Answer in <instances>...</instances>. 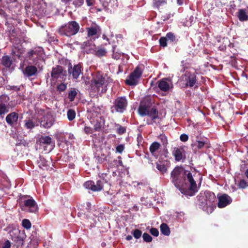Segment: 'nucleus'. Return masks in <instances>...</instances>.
I'll use <instances>...</instances> for the list:
<instances>
[{"instance_id": "nucleus-20", "label": "nucleus", "mask_w": 248, "mask_h": 248, "mask_svg": "<svg viewBox=\"0 0 248 248\" xmlns=\"http://www.w3.org/2000/svg\"><path fill=\"white\" fill-rule=\"evenodd\" d=\"M63 74V69L61 66H57L52 69L51 77L53 78H61Z\"/></svg>"}, {"instance_id": "nucleus-24", "label": "nucleus", "mask_w": 248, "mask_h": 248, "mask_svg": "<svg viewBox=\"0 0 248 248\" xmlns=\"http://www.w3.org/2000/svg\"><path fill=\"white\" fill-rule=\"evenodd\" d=\"M161 145L157 142H154L150 147V151L152 155L157 156L156 151L160 148Z\"/></svg>"}, {"instance_id": "nucleus-21", "label": "nucleus", "mask_w": 248, "mask_h": 248, "mask_svg": "<svg viewBox=\"0 0 248 248\" xmlns=\"http://www.w3.org/2000/svg\"><path fill=\"white\" fill-rule=\"evenodd\" d=\"M237 16L241 21L248 20V7L238 10Z\"/></svg>"}, {"instance_id": "nucleus-27", "label": "nucleus", "mask_w": 248, "mask_h": 248, "mask_svg": "<svg viewBox=\"0 0 248 248\" xmlns=\"http://www.w3.org/2000/svg\"><path fill=\"white\" fill-rule=\"evenodd\" d=\"M167 4L166 0H153V6L155 8L159 9Z\"/></svg>"}, {"instance_id": "nucleus-32", "label": "nucleus", "mask_w": 248, "mask_h": 248, "mask_svg": "<svg viewBox=\"0 0 248 248\" xmlns=\"http://www.w3.org/2000/svg\"><path fill=\"white\" fill-rule=\"evenodd\" d=\"M22 225L26 229H29L31 227V223L29 220L24 219L22 221Z\"/></svg>"}, {"instance_id": "nucleus-22", "label": "nucleus", "mask_w": 248, "mask_h": 248, "mask_svg": "<svg viewBox=\"0 0 248 248\" xmlns=\"http://www.w3.org/2000/svg\"><path fill=\"white\" fill-rule=\"evenodd\" d=\"M24 51V48L22 46L18 43L15 44L12 48V52L18 57H20L21 54H22Z\"/></svg>"}, {"instance_id": "nucleus-55", "label": "nucleus", "mask_w": 248, "mask_h": 248, "mask_svg": "<svg viewBox=\"0 0 248 248\" xmlns=\"http://www.w3.org/2000/svg\"><path fill=\"white\" fill-rule=\"evenodd\" d=\"M183 2V0H177V3L179 5H182Z\"/></svg>"}, {"instance_id": "nucleus-16", "label": "nucleus", "mask_w": 248, "mask_h": 248, "mask_svg": "<svg viewBox=\"0 0 248 248\" xmlns=\"http://www.w3.org/2000/svg\"><path fill=\"white\" fill-rule=\"evenodd\" d=\"M81 66L80 64H77L73 67H71L68 69V73L70 76H72L74 79L77 80L81 73Z\"/></svg>"}, {"instance_id": "nucleus-37", "label": "nucleus", "mask_w": 248, "mask_h": 248, "mask_svg": "<svg viewBox=\"0 0 248 248\" xmlns=\"http://www.w3.org/2000/svg\"><path fill=\"white\" fill-rule=\"evenodd\" d=\"M77 94V93L75 90H72L69 92L68 94V97L71 101L74 100Z\"/></svg>"}, {"instance_id": "nucleus-31", "label": "nucleus", "mask_w": 248, "mask_h": 248, "mask_svg": "<svg viewBox=\"0 0 248 248\" xmlns=\"http://www.w3.org/2000/svg\"><path fill=\"white\" fill-rule=\"evenodd\" d=\"M67 118L69 121H72L74 120L76 116V112L73 109H69L67 111Z\"/></svg>"}, {"instance_id": "nucleus-41", "label": "nucleus", "mask_w": 248, "mask_h": 248, "mask_svg": "<svg viewBox=\"0 0 248 248\" xmlns=\"http://www.w3.org/2000/svg\"><path fill=\"white\" fill-rule=\"evenodd\" d=\"M167 40H170L171 41H173L175 40V35L173 33L171 32H169L166 34V36L165 37Z\"/></svg>"}, {"instance_id": "nucleus-34", "label": "nucleus", "mask_w": 248, "mask_h": 248, "mask_svg": "<svg viewBox=\"0 0 248 248\" xmlns=\"http://www.w3.org/2000/svg\"><path fill=\"white\" fill-rule=\"evenodd\" d=\"M158 139L161 141L163 146H166L168 144V140L167 137L163 134H161L158 137Z\"/></svg>"}, {"instance_id": "nucleus-33", "label": "nucleus", "mask_w": 248, "mask_h": 248, "mask_svg": "<svg viewBox=\"0 0 248 248\" xmlns=\"http://www.w3.org/2000/svg\"><path fill=\"white\" fill-rule=\"evenodd\" d=\"M107 53V51L104 48H98L95 51V55L99 57L105 56Z\"/></svg>"}, {"instance_id": "nucleus-17", "label": "nucleus", "mask_w": 248, "mask_h": 248, "mask_svg": "<svg viewBox=\"0 0 248 248\" xmlns=\"http://www.w3.org/2000/svg\"><path fill=\"white\" fill-rule=\"evenodd\" d=\"M158 87L162 91H168L172 88V85L170 81L164 78L158 81Z\"/></svg>"}, {"instance_id": "nucleus-40", "label": "nucleus", "mask_w": 248, "mask_h": 248, "mask_svg": "<svg viewBox=\"0 0 248 248\" xmlns=\"http://www.w3.org/2000/svg\"><path fill=\"white\" fill-rule=\"evenodd\" d=\"M141 232L138 229L135 230L133 233L134 237L136 239L140 238L141 235Z\"/></svg>"}, {"instance_id": "nucleus-10", "label": "nucleus", "mask_w": 248, "mask_h": 248, "mask_svg": "<svg viewBox=\"0 0 248 248\" xmlns=\"http://www.w3.org/2000/svg\"><path fill=\"white\" fill-rule=\"evenodd\" d=\"M38 142L41 146H43L44 150L50 152L54 148V144L52 142V139L48 136H42L38 140Z\"/></svg>"}, {"instance_id": "nucleus-15", "label": "nucleus", "mask_w": 248, "mask_h": 248, "mask_svg": "<svg viewBox=\"0 0 248 248\" xmlns=\"http://www.w3.org/2000/svg\"><path fill=\"white\" fill-rule=\"evenodd\" d=\"M218 207L223 208L230 204L232 201V198L227 194H223L218 196Z\"/></svg>"}, {"instance_id": "nucleus-46", "label": "nucleus", "mask_w": 248, "mask_h": 248, "mask_svg": "<svg viewBox=\"0 0 248 248\" xmlns=\"http://www.w3.org/2000/svg\"><path fill=\"white\" fill-rule=\"evenodd\" d=\"M2 248H11V243L9 240L6 241L2 245Z\"/></svg>"}, {"instance_id": "nucleus-39", "label": "nucleus", "mask_w": 248, "mask_h": 248, "mask_svg": "<svg viewBox=\"0 0 248 248\" xmlns=\"http://www.w3.org/2000/svg\"><path fill=\"white\" fill-rule=\"evenodd\" d=\"M247 186H248V185L247 184V183L246 181L243 179L240 180L238 183V186L239 188H245Z\"/></svg>"}, {"instance_id": "nucleus-7", "label": "nucleus", "mask_w": 248, "mask_h": 248, "mask_svg": "<svg viewBox=\"0 0 248 248\" xmlns=\"http://www.w3.org/2000/svg\"><path fill=\"white\" fill-rule=\"evenodd\" d=\"M196 81V76L189 72H186L184 75L182 76L180 80L181 85L182 87H192Z\"/></svg>"}, {"instance_id": "nucleus-47", "label": "nucleus", "mask_w": 248, "mask_h": 248, "mask_svg": "<svg viewBox=\"0 0 248 248\" xmlns=\"http://www.w3.org/2000/svg\"><path fill=\"white\" fill-rule=\"evenodd\" d=\"M124 150V146L123 145H119L116 147V151L121 153Z\"/></svg>"}, {"instance_id": "nucleus-23", "label": "nucleus", "mask_w": 248, "mask_h": 248, "mask_svg": "<svg viewBox=\"0 0 248 248\" xmlns=\"http://www.w3.org/2000/svg\"><path fill=\"white\" fill-rule=\"evenodd\" d=\"M183 150L182 149L175 147L173 149L172 154L175 157L176 161H178L181 160L183 158Z\"/></svg>"}, {"instance_id": "nucleus-60", "label": "nucleus", "mask_w": 248, "mask_h": 248, "mask_svg": "<svg viewBox=\"0 0 248 248\" xmlns=\"http://www.w3.org/2000/svg\"><path fill=\"white\" fill-rule=\"evenodd\" d=\"M1 0H0V1H1Z\"/></svg>"}, {"instance_id": "nucleus-11", "label": "nucleus", "mask_w": 248, "mask_h": 248, "mask_svg": "<svg viewBox=\"0 0 248 248\" xmlns=\"http://www.w3.org/2000/svg\"><path fill=\"white\" fill-rule=\"evenodd\" d=\"M55 122V118L50 112H46L41 118L40 124L45 128H50Z\"/></svg>"}, {"instance_id": "nucleus-53", "label": "nucleus", "mask_w": 248, "mask_h": 248, "mask_svg": "<svg viewBox=\"0 0 248 248\" xmlns=\"http://www.w3.org/2000/svg\"><path fill=\"white\" fill-rule=\"evenodd\" d=\"M93 2V0H86V2L88 6H91Z\"/></svg>"}, {"instance_id": "nucleus-3", "label": "nucleus", "mask_w": 248, "mask_h": 248, "mask_svg": "<svg viewBox=\"0 0 248 248\" xmlns=\"http://www.w3.org/2000/svg\"><path fill=\"white\" fill-rule=\"evenodd\" d=\"M200 206L207 213H212L216 208V197L210 191H205L199 197Z\"/></svg>"}, {"instance_id": "nucleus-36", "label": "nucleus", "mask_w": 248, "mask_h": 248, "mask_svg": "<svg viewBox=\"0 0 248 248\" xmlns=\"http://www.w3.org/2000/svg\"><path fill=\"white\" fill-rule=\"evenodd\" d=\"M113 54H112V58L116 60H118L120 58L121 56V53L119 52H116L115 50V47H113Z\"/></svg>"}, {"instance_id": "nucleus-14", "label": "nucleus", "mask_w": 248, "mask_h": 248, "mask_svg": "<svg viewBox=\"0 0 248 248\" xmlns=\"http://www.w3.org/2000/svg\"><path fill=\"white\" fill-rule=\"evenodd\" d=\"M84 186L87 188L92 190L93 191H100L103 188V186L100 181H98L96 184L92 181H88L84 184Z\"/></svg>"}, {"instance_id": "nucleus-49", "label": "nucleus", "mask_w": 248, "mask_h": 248, "mask_svg": "<svg viewBox=\"0 0 248 248\" xmlns=\"http://www.w3.org/2000/svg\"><path fill=\"white\" fill-rule=\"evenodd\" d=\"M84 131L86 134L92 133L93 129L91 127L86 126L84 127Z\"/></svg>"}, {"instance_id": "nucleus-43", "label": "nucleus", "mask_w": 248, "mask_h": 248, "mask_svg": "<svg viewBox=\"0 0 248 248\" xmlns=\"http://www.w3.org/2000/svg\"><path fill=\"white\" fill-rule=\"evenodd\" d=\"M67 86L64 83H61L57 86V90L60 92L64 91L66 89Z\"/></svg>"}, {"instance_id": "nucleus-58", "label": "nucleus", "mask_w": 248, "mask_h": 248, "mask_svg": "<svg viewBox=\"0 0 248 248\" xmlns=\"http://www.w3.org/2000/svg\"><path fill=\"white\" fill-rule=\"evenodd\" d=\"M62 0L64 2H68L70 1H71V0Z\"/></svg>"}, {"instance_id": "nucleus-56", "label": "nucleus", "mask_w": 248, "mask_h": 248, "mask_svg": "<svg viewBox=\"0 0 248 248\" xmlns=\"http://www.w3.org/2000/svg\"><path fill=\"white\" fill-rule=\"evenodd\" d=\"M100 125H98V126H97V125H95V127H94V129L95 130H98L100 129Z\"/></svg>"}, {"instance_id": "nucleus-18", "label": "nucleus", "mask_w": 248, "mask_h": 248, "mask_svg": "<svg viewBox=\"0 0 248 248\" xmlns=\"http://www.w3.org/2000/svg\"><path fill=\"white\" fill-rule=\"evenodd\" d=\"M88 36L93 39L98 37L100 30L99 26L97 25L93 26L87 28Z\"/></svg>"}, {"instance_id": "nucleus-5", "label": "nucleus", "mask_w": 248, "mask_h": 248, "mask_svg": "<svg viewBox=\"0 0 248 248\" xmlns=\"http://www.w3.org/2000/svg\"><path fill=\"white\" fill-rule=\"evenodd\" d=\"M139 113L141 116L148 115L153 120L158 117V111L155 108H152L149 105L144 104L143 102L141 103L139 108Z\"/></svg>"}, {"instance_id": "nucleus-26", "label": "nucleus", "mask_w": 248, "mask_h": 248, "mask_svg": "<svg viewBox=\"0 0 248 248\" xmlns=\"http://www.w3.org/2000/svg\"><path fill=\"white\" fill-rule=\"evenodd\" d=\"M37 72V68L34 66H27L24 72V74L28 76H32L36 74Z\"/></svg>"}, {"instance_id": "nucleus-35", "label": "nucleus", "mask_w": 248, "mask_h": 248, "mask_svg": "<svg viewBox=\"0 0 248 248\" xmlns=\"http://www.w3.org/2000/svg\"><path fill=\"white\" fill-rule=\"evenodd\" d=\"M156 168L162 173H164L167 170V168L166 166L164 164H162L161 163H157Z\"/></svg>"}, {"instance_id": "nucleus-28", "label": "nucleus", "mask_w": 248, "mask_h": 248, "mask_svg": "<svg viewBox=\"0 0 248 248\" xmlns=\"http://www.w3.org/2000/svg\"><path fill=\"white\" fill-rule=\"evenodd\" d=\"M160 230L164 235L168 236L170 234V229L166 224L163 223L161 225Z\"/></svg>"}, {"instance_id": "nucleus-8", "label": "nucleus", "mask_w": 248, "mask_h": 248, "mask_svg": "<svg viewBox=\"0 0 248 248\" xmlns=\"http://www.w3.org/2000/svg\"><path fill=\"white\" fill-rule=\"evenodd\" d=\"M142 72L139 67H137L126 79L125 82L129 85H135L142 75Z\"/></svg>"}, {"instance_id": "nucleus-6", "label": "nucleus", "mask_w": 248, "mask_h": 248, "mask_svg": "<svg viewBox=\"0 0 248 248\" xmlns=\"http://www.w3.org/2000/svg\"><path fill=\"white\" fill-rule=\"evenodd\" d=\"M10 98L6 95L0 96V115L7 113L9 108L14 106L12 102H9Z\"/></svg>"}, {"instance_id": "nucleus-2", "label": "nucleus", "mask_w": 248, "mask_h": 248, "mask_svg": "<svg viewBox=\"0 0 248 248\" xmlns=\"http://www.w3.org/2000/svg\"><path fill=\"white\" fill-rule=\"evenodd\" d=\"M111 80L110 78L106 75L96 73L93 75L91 80V89L92 92L97 93H105L107 86Z\"/></svg>"}, {"instance_id": "nucleus-52", "label": "nucleus", "mask_w": 248, "mask_h": 248, "mask_svg": "<svg viewBox=\"0 0 248 248\" xmlns=\"http://www.w3.org/2000/svg\"><path fill=\"white\" fill-rule=\"evenodd\" d=\"M39 166L40 168H42L44 170L47 169V165L46 163L43 164V163H42L41 162H39Z\"/></svg>"}, {"instance_id": "nucleus-38", "label": "nucleus", "mask_w": 248, "mask_h": 248, "mask_svg": "<svg viewBox=\"0 0 248 248\" xmlns=\"http://www.w3.org/2000/svg\"><path fill=\"white\" fill-rule=\"evenodd\" d=\"M142 237L144 241L147 242H150L152 240V237L147 233H144Z\"/></svg>"}, {"instance_id": "nucleus-4", "label": "nucleus", "mask_w": 248, "mask_h": 248, "mask_svg": "<svg viewBox=\"0 0 248 248\" xmlns=\"http://www.w3.org/2000/svg\"><path fill=\"white\" fill-rule=\"evenodd\" d=\"M79 30V24L76 21H72L62 26L59 29V32L62 35L70 37L76 34Z\"/></svg>"}, {"instance_id": "nucleus-54", "label": "nucleus", "mask_w": 248, "mask_h": 248, "mask_svg": "<svg viewBox=\"0 0 248 248\" xmlns=\"http://www.w3.org/2000/svg\"><path fill=\"white\" fill-rule=\"evenodd\" d=\"M132 239V236L131 235H128L126 237V239L127 240H130Z\"/></svg>"}, {"instance_id": "nucleus-13", "label": "nucleus", "mask_w": 248, "mask_h": 248, "mask_svg": "<svg viewBox=\"0 0 248 248\" xmlns=\"http://www.w3.org/2000/svg\"><path fill=\"white\" fill-rule=\"evenodd\" d=\"M127 101L124 97L117 98L114 102V107L116 111L123 112L126 108Z\"/></svg>"}, {"instance_id": "nucleus-59", "label": "nucleus", "mask_w": 248, "mask_h": 248, "mask_svg": "<svg viewBox=\"0 0 248 248\" xmlns=\"http://www.w3.org/2000/svg\"><path fill=\"white\" fill-rule=\"evenodd\" d=\"M246 175L247 178H248V169L247 170V171L246 172Z\"/></svg>"}, {"instance_id": "nucleus-50", "label": "nucleus", "mask_w": 248, "mask_h": 248, "mask_svg": "<svg viewBox=\"0 0 248 248\" xmlns=\"http://www.w3.org/2000/svg\"><path fill=\"white\" fill-rule=\"evenodd\" d=\"M118 133L122 134L125 132V128L124 127L120 126L117 129Z\"/></svg>"}, {"instance_id": "nucleus-44", "label": "nucleus", "mask_w": 248, "mask_h": 248, "mask_svg": "<svg viewBox=\"0 0 248 248\" xmlns=\"http://www.w3.org/2000/svg\"><path fill=\"white\" fill-rule=\"evenodd\" d=\"M150 233L155 236H157L159 234L158 231L155 228H151L150 230Z\"/></svg>"}, {"instance_id": "nucleus-42", "label": "nucleus", "mask_w": 248, "mask_h": 248, "mask_svg": "<svg viewBox=\"0 0 248 248\" xmlns=\"http://www.w3.org/2000/svg\"><path fill=\"white\" fill-rule=\"evenodd\" d=\"M167 38L166 37H161L159 39V43L160 46H161L163 47H165L167 46Z\"/></svg>"}, {"instance_id": "nucleus-30", "label": "nucleus", "mask_w": 248, "mask_h": 248, "mask_svg": "<svg viewBox=\"0 0 248 248\" xmlns=\"http://www.w3.org/2000/svg\"><path fill=\"white\" fill-rule=\"evenodd\" d=\"M37 124L32 120H26L25 121V126L28 129H32Z\"/></svg>"}, {"instance_id": "nucleus-57", "label": "nucleus", "mask_w": 248, "mask_h": 248, "mask_svg": "<svg viewBox=\"0 0 248 248\" xmlns=\"http://www.w3.org/2000/svg\"><path fill=\"white\" fill-rule=\"evenodd\" d=\"M4 12L3 11V10L0 9V15H4Z\"/></svg>"}, {"instance_id": "nucleus-25", "label": "nucleus", "mask_w": 248, "mask_h": 248, "mask_svg": "<svg viewBox=\"0 0 248 248\" xmlns=\"http://www.w3.org/2000/svg\"><path fill=\"white\" fill-rule=\"evenodd\" d=\"M18 119V115L16 112H13L8 114L6 118V122L9 124H13Z\"/></svg>"}, {"instance_id": "nucleus-51", "label": "nucleus", "mask_w": 248, "mask_h": 248, "mask_svg": "<svg viewBox=\"0 0 248 248\" xmlns=\"http://www.w3.org/2000/svg\"><path fill=\"white\" fill-rule=\"evenodd\" d=\"M196 145L199 149H201L204 146V142L202 141H198L197 142Z\"/></svg>"}, {"instance_id": "nucleus-19", "label": "nucleus", "mask_w": 248, "mask_h": 248, "mask_svg": "<svg viewBox=\"0 0 248 248\" xmlns=\"http://www.w3.org/2000/svg\"><path fill=\"white\" fill-rule=\"evenodd\" d=\"M88 112L91 118L95 117L101 113V109L98 106H90L88 108Z\"/></svg>"}, {"instance_id": "nucleus-45", "label": "nucleus", "mask_w": 248, "mask_h": 248, "mask_svg": "<svg viewBox=\"0 0 248 248\" xmlns=\"http://www.w3.org/2000/svg\"><path fill=\"white\" fill-rule=\"evenodd\" d=\"M84 0H74L73 1V4L76 6H80L83 3Z\"/></svg>"}, {"instance_id": "nucleus-9", "label": "nucleus", "mask_w": 248, "mask_h": 248, "mask_svg": "<svg viewBox=\"0 0 248 248\" xmlns=\"http://www.w3.org/2000/svg\"><path fill=\"white\" fill-rule=\"evenodd\" d=\"M22 209L31 213H36L38 211V206L35 201L32 198H30L23 201L21 205Z\"/></svg>"}, {"instance_id": "nucleus-1", "label": "nucleus", "mask_w": 248, "mask_h": 248, "mask_svg": "<svg viewBox=\"0 0 248 248\" xmlns=\"http://www.w3.org/2000/svg\"><path fill=\"white\" fill-rule=\"evenodd\" d=\"M170 179L174 185L184 194L192 196L198 191L196 181L202 177L198 172H190L180 167H175L171 173Z\"/></svg>"}, {"instance_id": "nucleus-12", "label": "nucleus", "mask_w": 248, "mask_h": 248, "mask_svg": "<svg viewBox=\"0 0 248 248\" xmlns=\"http://www.w3.org/2000/svg\"><path fill=\"white\" fill-rule=\"evenodd\" d=\"M28 55L30 60L35 62L37 60H41L43 59L44 50L42 47H36L33 49L29 51Z\"/></svg>"}, {"instance_id": "nucleus-48", "label": "nucleus", "mask_w": 248, "mask_h": 248, "mask_svg": "<svg viewBox=\"0 0 248 248\" xmlns=\"http://www.w3.org/2000/svg\"><path fill=\"white\" fill-rule=\"evenodd\" d=\"M180 140L181 141H186L188 140V137L187 135L186 134H182L181 136H180Z\"/></svg>"}, {"instance_id": "nucleus-29", "label": "nucleus", "mask_w": 248, "mask_h": 248, "mask_svg": "<svg viewBox=\"0 0 248 248\" xmlns=\"http://www.w3.org/2000/svg\"><path fill=\"white\" fill-rule=\"evenodd\" d=\"M2 63L5 67H9L12 64V60L7 56H3L2 58Z\"/></svg>"}]
</instances>
